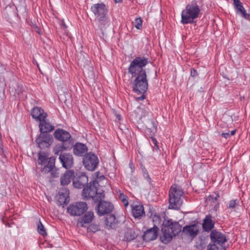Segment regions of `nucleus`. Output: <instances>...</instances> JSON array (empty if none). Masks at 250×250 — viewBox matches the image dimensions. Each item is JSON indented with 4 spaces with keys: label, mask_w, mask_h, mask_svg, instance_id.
Listing matches in <instances>:
<instances>
[{
    "label": "nucleus",
    "mask_w": 250,
    "mask_h": 250,
    "mask_svg": "<svg viewBox=\"0 0 250 250\" xmlns=\"http://www.w3.org/2000/svg\"><path fill=\"white\" fill-rule=\"evenodd\" d=\"M148 63V58L137 57L131 62L128 68V72L131 74L132 77L136 76L137 73L146 72L143 67Z\"/></svg>",
    "instance_id": "5"
},
{
    "label": "nucleus",
    "mask_w": 250,
    "mask_h": 250,
    "mask_svg": "<svg viewBox=\"0 0 250 250\" xmlns=\"http://www.w3.org/2000/svg\"><path fill=\"white\" fill-rule=\"evenodd\" d=\"M133 83V90L138 93H145L148 88V82L146 72L137 73Z\"/></svg>",
    "instance_id": "6"
},
{
    "label": "nucleus",
    "mask_w": 250,
    "mask_h": 250,
    "mask_svg": "<svg viewBox=\"0 0 250 250\" xmlns=\"http://www.w3.org/2000/svg\"><path fill=\"white\" fill-rule=\"evenodd\" d=\"M135 27L138 29H140L142 28V21L141 18H137L135 19Z\"/></svg>",
    "instance_id": "37"
},
{
    "label": "nucleus",
    "mask_w": 250,
    "mask_h": 250,
    "mask_svg": "<svg viewBox=\"0 0 250 250\" xmlns=\"http://www.w3.org/2000/svg\"><path fill=\"white\" fill-rule=\"evenodd\" d=\"M235 132H236V130H232L230 132V135H234L235 134Z\"/></svg>",
    "instance_id": "47"
},
{
    "label": "nucleus",
    "mask_w": 250,
    "mask_h": 250,
    "mask_svg": "<svg viewBox=\"0 0 250 250\" xmlns=\"http://www.w3.org/2000/svg\"><path fill=\"white\" fill-rule=\"evenodd\" d=\"M209 237L212 243H216L220 246H222L227 242L226 235L217 229H213L209 234Z\"/></svg>",
    "instance_id": "11"
},
{
    "label": "nucleus",
    "mask_w": 250,
    "mask_h": 250,
    "mask_svg": "<svg viewBox=\"0 0 250 250\" xmlns=\"http://www.w3.org/2000/svg\"><path fill=\"white\" fill-rule=\"evenodd\" d=\"M88 183V177L86 175L82 174L79 176L74 177L73 184L75 188H82Z\"/></svg>",
    "instance_id": "17"
},
{
    "label": "nucleus",
    "mask_w": 250,
    "mask_h": 250,
    "mask_svg": "<svg viewBox=\"0 0 250 250\" xmlns=\"http://www.w3.org/2000/svg\"><path fill=\"white\" fill-rule=\"evenodd\" d=\"M59 160L62 166L66 169L71 168L73 165V158L70 153H64L61 154L59 156Z\"/></svg>",
    "instance_id": "15"
},
{
    "label": "nucleus",
    "mask_w": 250,
    "mask_h": 250,
    "mask_svg": "<svg viewBox=\"0 0 250 250\" xmlns=\"http://www.w3.org/2000/svg\"><path fill=\"white\" fill-rule=\"evenodd\" d=\"M38 232L42 236H45L47 235V233L46 230L43 226L42 224L41 221H39L38 225Z\"/></svg>",
    "instance_id": "34"
},
{
    "label": "nucleus",
    "mask_w": 250,
    "mask_h": 250,
    "mask_svg": "<svg viewBox=\"0 0 250 250\" xmlns=\"http://www.w3.org/2000/svg\"><path fill=\"white\" fill-rule=\"evenodd\" d=\"M212 216L207 215L203 221L202 228L204 231L208 232L211 231L214 227V223L212 220Z\"/></svg>",
    "instance_id": "20"
},
{
    "label": "nucleus",
    "mask_w": 250,
    "mask_h": 250,
    "mask_svg": "<svg viewBox=\"0 0 250 250\" xmlns=\"http://www.w3.org/2000/svg\"><path fill=\"white\" fill-rule=\"evenodd\" d=\"M63 190L64 191V192H60L59 193V195H60V197L59 198L61 199V197L62 196H63V198H64L65 195L66 196H68V194H69V191L66 189H63Z\"/></svg>",
    "instance_id": "41"
},
{
    "label": "nucleus",
    "mask_w": 250,
    "mask_h": 250,
    "mask_svg": "<svg viewBox=\"0 0 250 250\" xmlns=\"http://www.w3.org/2000/svg\"><path fill=\"white\" fill-rule=\"evenodd\" d=\"M221 135L225 138H228L229 136V133L228 132L222 133Z\"/></svg>",
    "instance_id": "45"
},
{
    "label": "nucleus",
    "mask_w": 250,
    "mask_h": 250,
    "mask_svg": "<svg viewBox=\"0 0 250 250\" xmlns=\"http://www.w3.org/2000/svg\"><path fill=\"white\" fill-rule=\"evenodd\" d=\"M235 7L237 13L241 14V16L247 20H250V15L247 14L246 11L243 7L242 3L239 2L238 3L235 4Z\"/></svg>",
    "instance_id": "29"
},
{
    "label": "nucleus",
    "mask_w": 250,
    "mask_h": 250,
    "mask_svg": "<svg viewBox=\"0 0 250 250\" xmlns=\"http://www.w3.org/2000/svg\"><path fill=\"white\" fill-rule=\"evenodd\" d=\"M201 14L200 6L196 0H192L186 6L182 12L181 23L185 24L193 23L194 20L199 17Z\"/></svg>",
    "instance_id": "2"
},
{
    "label": "nucleus",
    "mask_w": 250,
    "mask_h": 250,
    "mask_svg": "<svg viewBox=\"0 0 250 250\" xmlns=\"http://www.w3.org/2000/svg\"><path fill=\"white\" fill-rule=\"evenodd\" d=\"M55 159L52 157L49 158L46 163L47 164L45 165L44 167L42 169V172L44 173H48L50 172V170L55 167Z\"/></svg>",
    "instance_id": "28"
},
{
    "label": "nucleus",
    "mask_w": 250,
    "mask_h": 250,
    "mask_svg": "<svg viewBox=\"0 0 250 250\" xmlns=\"http://www.w3.org/2000/svg\"><path fill=\"white\" fill-rule=\"evenodd\" d=\"M73 148L74 154L78 156H83L87 151L86 146L81 143H77Z\"/></svg>",
    "instance_id": "24"
},
{
    "label": "nucleus",
    "mask_w": 250,
    "mask_h": 250,
    "mask_svg": "<svg viewBox=\"0 0 250 250\" xmlns=\"http://www.w3.org/2000/svg\"><path fill=\"white\" fill-rule=\"evenodd\" d=\"M145 98V96L144 95H142V96L139 97V100H143Z\"/></svg>",
    "instance_id": "50"
},
{
    "label": "nucleus",
    "mask_w": 250,
    "mask_h": 250,
    "mask_svg": "<svg viewBox=\"0 0 250 250\" xmlns=\"http://www.w3.org/2000/svg\"><path fill=\"white\" fill-rule=\"evenodd\" d=\"M219 197V193L218 192H215V196L214 195H210L208 196V199L210 201L214 202L217 201Z\"/></svg>",
    "instance_id": "36"
},
{
    "label": "nucleus",
    "mask_w": 250,
    "mask_h": 250,
    "mask_svg": "<svg viewBox=\"0 0 250 250\" xmlns=\"http://www.w3.org/2000/svg\"><path fill=\"white\" fill-rule=\"evenodd\" d=\"M95 21L101 30L105 29L110 24V20L107 14L95 18Z\"/></svg>",
    "instance_id": "22"
},
{
    "label": "nucleus",
    "mask_w": 250,
    "mask_h": 250,
    "mask_svg": "<svg viewBox=\"0 0 250 250\" xmlns=\"http://www.w3.org/2000/svg\"><path fill=\"white\" fill-rule=\"evenodd\" d=\"M40 29L37 27L36 30V32L40 34Z\"/></svg>",
    "instance_id": "51"
},
{
    "label": "nucleus",
    "mask_w": 250,
    "mask_h": 250,
    "mask_svg": "<svg viewBox=\"0 0 250 250\" xmlns=\"http://www.w3.org/2000/svg\"><path fill=\"white\" fill-rule=\"evenodd\" d=\"M53 137L48 133H40L35 140L38 146L41 149L48 147L52 143Z\"/></svg>",
    "instance_id": "10"
},
{
    "label": "nucleus",
    "mask_w": 250,
    "mask_h": 250,
    "mask_svg": "<svg viewBox=\"0 0 250 250\" xmlns=\"http://www.w3.org/2000/svg\"><path fill=\"white\" fill-rule=\"evenodd\" d=\"M119 198L122 201L125 206H127L128 204V197L123 193H120Z\"/></svg>",
    "instance_id": "35"
},
{
    "label": "nucleus",
    "mask_w": 250,
    "mask_h": 250,
    "mask_svg": "<svg viewBox=\"0 0 250 250\" xmlns=\"http://www.w3.org/2000/svg\"><path fill=\"white\" fill-rule=\"evenodd\" d=\"M50 172L51 176L53 178L57 177L59 174L58 170L56 169V167L52 169V170H50Z\"/></svg>",
    "instance_id": "38"
},
{
    "label": "nucleus",
    "mask_w": 250,
    "mask_h": 250,
    "mask_svg": "<svg viewBox=\"0 0 250 250\" xmlns=\"http://www.w3.org/2000/svg\"><path fill=\"white\" fill-rule=\"evenodd\" d=\"M87 231L92 233H96L100 230V226L99 224L96 223H91L87 227Z\"/></svg>",
    "instance_id": "32"
},
{
    "label": "nucleus",
    "mask_w": 250,
    "mask_h": 250,
    "mask_svg": "<svg viewBox=\"0 0 250 250\" xmlns=\"http://www.w3.org/2000/svg\"><path fill=\"white\" fill-rule=\"evenodd\" d=\"M153 222L156 223L158 222L159 224L161 222V218L158 215H154L153 217Z\"/></svg>",
    "instance_id": "42"
},
{
    "label": "nucleus",
    "mask_w": 250,
    "mask_h": 250,
    "mask_svg": "<svg viewBox=\"0 0 250 250\" xmlns=\"http://www.w3.org/2000/svg\"><path fill=\"white\" fill-rule=\"evenodd\" d=\"M181 229L182 226L178 222H173L172 220H165L163 223L161 241L164 244H167L171 241L173 236L178 235L181 232Z\"/></svg>",
    "instance_id": "1"
},
{
    "label": "nucleus",
    "mask_w": 250,
    "mask_h": 250,
    "mask_svg": "<svg viewBox=\"0 0 250 250\" xmlns=\"http://www.w3.org/2000/svg\"><path fill=\"white\" fill-rule=\"evenodd\" d=\"M73 178H74V172L72 170H67L61 177V183L62 185H67L70 183Z\"/></svg>",
    "instance_id": "25"
},
{
    "label": "nucleus",
    "mask_w": 250,
    "mask_h": 250,
    "mask_svg": "<svg viewBox=\"0 0 250 250\" xmlns=\"http://www.w3.org/2000/svg\"><path fill=\"white\" fill-rule=\"evenodd\" d=\"M33 63H34V64H37V66H38V67L40 69L39 64L38 63V62H37V61H36V60H33Z\"/></svg>",
    "instance_id": "46"
},
{
    "label": "nucleus",
    "mask_w": 250,
    "mask_h": 250,
    "mask_svg": "<svg viewBox=\"0 0 250 250\" xmlns=\"http://www.w3.org/2000/svg\"><path fill=\"white\" fill-rule=\"evenodd\" d=\"M114 1H115V2H121L122 1V0H114Z\"/></svg>",
    "instance_id": "53"
},
{
    "label": "nucleus",
    "mask_w": 250,
    "mask_h": 250,
    "mask_svg": "<svg viewBox=\"0 0 250 250\" xmlns=\"http://www.w3.org/2000/svg\"><path fill=\"white\" fill-rule=\"evenodd\" d=\"M159 229L156 224H154L153 228H151L146 231L143 235V239L146 242L155 240L158 236Z\"/></svg>",
    "instance_id": "16"
},
{
    "label": "nucleus",
    "mask_w": 250,
    "mask_h": 250,
    "mask_svg": "<svg viewBox=\"0 0 250 250\" xmlns=\"http://www.w3.org/2000/svg\"><path fill=\"white\" fill-rule=\"evenodd\" d=\"M216 243L209 244L208 246V250H219Z\"/></svg>",
    "instance_id": "39"
},
{
    "label": "nucleus",
    "mask_w": 250,
    "mask_h": 250,
    "mask_svg": "<svg viewBox=\"0 0 250 250\" xmlns=\"http://www.w3.org/2000/svg\"><path fill=\"white\" fill-rule=\"evenodd\" d=\"M234 5L240 2L239 0H233Z\"/></svg>",
    "instance_id": "48"
},
{
    "label": "nucleus",
    "mask_w": 250,
    "mask_h": 250,
    "mask_svg": "<svg viewBox=\"0 0 250 250\" xmlns=\"http://www.w3.org/2000/svg\"><path fill=\"white\" fill-rule=\"evenodd\" d=\"M87 205L85 202H77L74 204H71L67 207V210L71 216H80L87 209Z\"/></svg>",
    "instance_id": "7"
},
{
    "label": "nucleus",
    "mask_w": 250,
    "mask_h": 250,
    "mask_svg": "<svg viewBox=\"0 0 250 250\" xmlns=\"http://www.w3.org/2000/svg\"><path fill=\"white\" fill-rule=\"evenodd\" d=\"M32 118L36 121H41L43 119H46L47 115L43 109L40 107H34L31 112Z\"/></svg>",
    "instance_id": "18"
},
{
    "label": "nucleus",
    "mask_w": 250,
    "mask_h": 250,
    "mask_svg": "<svg viewBox=\"0 0 250 250\" xmlns=\"http://www.w3.org/2000/svg\"><path fill=\"white\" fill-rule=\"evenodd\" d=\"M83 164L86 169L89 171H94L99 163V160L96 155L89 152L84 156L83 158Z\"/></svg>",
    "instance_id": "8"
},
{
    "label": "nucleus",
    "mask_w": 250,
    "mask_h": 250,
    "mask_svg": "<svg viewBox=\"0 0 250 250\" xmlns=\"http://www.w3.org/2000/svg\"><path fill=\"white\" fill-rule=\"evenodd\" d=\"M105 228L107 229H115L117 228L118 221L114 214L109 215L105 220Z\"/></svg>",
    "instance_id": "23"
},
{
    "label": "nucleus",
    "mask_w": 250,
    "mask_h": 250,
    "mask_svg": "<svg viewBox=\"0 0 250 250\" xmlns=\"http://www.w3.org/2000/svg\"><path fill=\"white\" fill-rule=\"evenodd\" d=\"M182 233L192 238H194L198 233L197 226L196 225L185 226L182 230Z\"/></svg>",
    "instance_id": "21"
},
{
    "label": "nucleus",
    "mask_w": 250,
    "mask_h": 250,
    "mask_svg": "<svg viewBox=\"0 0 250 250\" xmlns=\"http://www.w3.org/2000/svg\"><path fill=\"white\" fill-rule=\"evenodd\" d=\"M240 199H236L235 200H231L229 202L228 208L232 210H234L235 208L240 207Z\"/></svg>",
    "instance_id": "31"
},
{
    "label": "nucleus",
    "mask_w": 250,
    "mask_h": 250,
    "mask_svg": "<svg viewBox=\"0 0 250 250\" xmlns=\"http://www.w3.org/2000/svg\"><path fill=\"white\" fill-rule=\"evenodd\" d=\"M91 10L94 14L95 18L106 15L108 12L106 6L103 3L93 4L91 7Z\"/></svg>",
    "instance_id": "13"
},
{
    "label": "nucleus",
    "mask_w": 250,
    "mask_h": 250,
    "mask_svg": "<svg viewBox=\"0 0 250 250\" xmlns=\"http://www.w3.org/2000/svg\"><path fill=\"white\" fill-rule=\"evenodd\" d=\"M117 118H118V119H119V120H120V119H121V116H120V115H118V116H117Z\"/></svg>",
    "instance_id": "54"
},
{
    "label": "nucleus",
    "mask_w": 250,
    "mask_h": 250,
    "mask_svg": "<svg viewBox=\"0 0 250 250\" xmlns=\"http://www.w3.org/2000/svg\"><path fill=\"white\" fill-rule=\"evenodd\" d=\"M132 213L135 218L141 217L145 215L143 206L141 204L134 206L132 209Z\"/></svg>",
    "instance_id": "27"
},
{
    "label": "nucleus",
    "mask_w": 250,
    "mask_h": 250,
    "mask_svg": "<svg viewBox=\"0 0 250 250\" xmlns=\"http://www.w3.org/2000/svg\"><path fill=\"white\" fill-rule=\"evenodd\" d=\"M94 218L93 211L86 212L83 216L78 218L77 225L81 227H86V225L91 223Z\"/></svg>",
    "instance_id": "14"
},
{
    "label": "nucleus",
    "mask_w": 250,
    "mask_h": 250,
    "mask_svg": "<svg viewBox=\"0 0 250 250\" xmlns=\"http://www.w3.org/2000/svg\"><path fill=\"white\" fill-rule=\"evenodd\" d=\"M137 234L132 229H128L125 234V239L127 241H130L137 237Z\"/></svg>",
    "instance_id": "30"
},
{
    "label": "nucleus",
    "mask_w": 250,
    "mask_h": 250,
    "mask_svg": "<svg viewBox=\"0 0 250 250\" xmlns=\"http://www.w3.org/2000/svg\"><path fill=\"white\" fill-rule=\"evenodd\" d=\"M72 143H62L57 145L53 149V152L55 154L58 155L62 151L70 149L72 146Z\"/></svg>",
    "instance_id": "26"
},
{
    "label": "nucleus",
    "mask_w": 250,
    "mask_h": 250,
    "mask_svg": "<svg viewBox=\"0 0 250 250\" xmlns=\"http://www.w3.org/2000/svg\"><path fill=\"white\" fill-rule=\"evenodd\" d=\"M66 28H67V26H66V24H65V23L63 21H62V24H61V29L62 30V31L64 33H67Z\"/></svg>",
    "instance_id": "43"
},
{
    "label": "nucleus",
    "mask_w": 250,
    "mask_h": 250,
    "mask_svg": "<svg viewBox=\"0 0 250 250\" xmlns=\"http://www.w3.org/2000/svg\"><path fill=\"white\" fill-rule=\"evenodd\" d=\"M95 209L97 214L100 216H104L111 213L114 208L113 205L109 202L100 200L97 202Z\"/></svg>",
    "instance_id": "9"
},
{
    "label": "nucleus",
    "mask_w": 250,
    "mask_h": 250,
    "mask_svg": "<svg viewBox=\"0 0 250 250\" xmlns=\"http://www.w3.org/2000/svg\"><path fill=\"white\" fill-rule=\"evenodd\" d=\"M151 141L150 143H151V145H153L154 146V147H155V149L156 150L159 149L158 142H157L156 139L154 137H151Z\"/></svg>",
    "instance_id": "40"
},
{
    "label": "nucleus",
    "mask_w": 250,
    "mask_h": 250,
    "mask_svg": "<svg viewBox=\"0 0 250 250\" xmlns=\"http://www.w3.org/2000/svg\"><path fill=\"white\" fill-rule=\"evenodd\" d=\"M39 127L41 133H47L54 129V126L46 119H43L40 122Z\"/></svg>",
    "instance_id": "19"
},
{
    "label": "nucleus",
    "mask_w": 250,
    "mask_h": 250,
    "mask_svg": "<svg viewBox=\"0 0 250 250\" xmlns=\"http://www.w3.org/2000/svg\"><path fill=\"white\" fill-rule=\"evenodd\" d=\"M190 75L192 77H195L197 75V71L194 69L192 68L190 70Z\"/></svg>",
    "instance_id": "44"
},
{
    "label": "nucleus",
    "mask_w": 250,
    "mask_h": 250,
    "mask_svg": "<svg viewBox=\"0 0 250 250\" xmlns=\"http://www.w3.org/2000/svg\"><path fill=\"white\" fill-rule=\"evenodd\" d=\"M54 136L56 140L62 142V143H72L71 135L65 130L61 128L56 129L54 133Z\"/></svg>",
    "instance_id": "12"
},
{
    "label": "nucleus",
    "mask_w": 250,
    "mask_h": 250,
    "mask_svg": "<svg viewBox=\"0 0 250 250\" xmlns=\"http://www.w3.org/2000/svg\"><path fill=\"white\" fill-rule=\"evenodd\" d=\"M218 207H219V204L217 203L216 205H215L214 208L217 209Z\"/></svg>",
    "instance_id": "52"
},
{
    "label": "nucleus",
    "mask_w": 250,
    "mask_h": 250,
    "mask_svg": "<svg viewBox=\"0 0 250 250\" xmlns=\"http://www.w3.org/2000/svg\"><path fill=\"white\" fill-rule=\"evenodd\" d=\"M48 158L44 153H42L41 151L38 153V163L42 165H44L46 164Z\"/></svg>",
    "instance_id": "33"
},
{
    "label": "nucleus",
    "mask_w": 250,
    "mask_h": 250,
    "mask_svg": "<svg viewBox=\"0 0 250 250\" xmlns=\"http://www.w3.org/2000/svg\"><path fill=\"white\" fill-rule=\"evenodd\" d=\"M99 186V184L97 180L90 182L83 190L82 195L83 198L91 199L95 203L102 200L104 197V195L103 192L98 191L97 188Z\"/></svg>",
    "instance_id": "3"
},
{
    "label": "nucleus",
    "mask_w": 250,
    "mask_h": 250,
    "mask_svg": "<svg viewBox=\"0 0 250 250\" xmlns=\"http://www.w3.org/2000/svg\"><path fill=\"white\" fill-rule=\"evenodd\" d=\"M184 197L183 190L179 187L172 186L169 190L168 208L179 209L183 204Z\"/></svg>",
    "instance_id": "4"
},
{
    "label": "nucleus",
    "mask_w": 250,
    "mask_h": 250,
    "mask_svg": "<svg viewBox=\"0 0 250 250\" xmlns=\"http://www.w3.org/2000/svg\"><path fill=\"white\" fill-rule=\"evenodd\" d=\"M146 177H147V180H148V182H150V177H149V175L148 174V173H147V174H146Z\"/></svg>",
    "instance_id": "49"
}]
</instances>
